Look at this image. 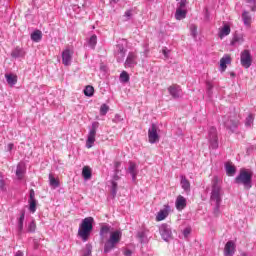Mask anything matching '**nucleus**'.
Instances as JSON below:
<instances>
[{
    "label": "nucleus",
    "mask_w": 256,
    "mask_h": 256,
    "mask_svg": "<svg viewBox=\"0 0 256 256\" xmlns=\"http://www.w3.org/2000/svg\"><path fill=\"white\" fill-rule=\"evenodd\" d=\"M185 17H187V11L186 10L176 9L175 19L177 21H182V19H185Z\"/></svg>",
    "instance_id": "obj_28"
},
{
    "label": "nucleus",
    "mask_w": 256,
    "mask_h": 256,
    "mask_svg": "<svg viewBox=\"0 0 256 256\" xmlns=\"http://www.w3.org/2000/svg\"><path fill=\"white\" fill-rule=\"evenodd\" d=\"M190 31H191V35H192L193 39H197V26L192 25L190 27Z\"/></svg>",
    "instance_id": "obj_44"
},
{
    "label": "nucleus",
    "mask_w": 256,
    "mask_h": 256,
    "mask_svg": "<svg viewBox=\"0 0 256 256\" xmlns=\"http://www.w3.org/2000/svg\"><path fill=\"white\" fill-rule=\"evenodd\" d=\"M170 211H171V206L164 205V208L158 212V214L156 216V220L163 221V220L167 219Z\"/></svg>",
    "instance_id": "obj_15"
},
{
    "label": "nucleus",
    "mask_w": 256,
    "mask_h": 256,
    "mask_svg": "<svg viewBox=\"0 0 256 256\" xmlns=\"http://www.w3.org/2000/svg\"><path fill=\"white\" fill-rule=\"evenodd\" d=\"M120 81L121 83H129V73H127L126 71H123L120 74Z\"/></svg>",
    "instance_id": "obj_39"
},
{
    "label": "nucleus",
    "mask_w": 256,
    "mask_h": 256,
    "mask_svg": "<svg viewBox=\"0 0 256 256\" xmlns=\"http://www.w3.org/2000/svg\"><path fill=\"white\" fill-rule=\"evenodd\" d=\"M181 187L186 192L191 191V183H189V180L185 176L181 177Z\"/></svg>",
    "instance_id": "obj_29"
},
{
    "label": "nucleus",
    "mask_w": 256,
    "mask_h": 256,
    "mask_svg": "<svg viewBox=\"0 0 256 256\" xmlns=\"http://www.w3.org/2000/svg\"><path fill=\"white\" fill-rule=\"evenodd\" d=\"M49 181L50 187H53L54 189H57V187H59V180L55 179V177H53V174H49Z\"/></svg>",
    "instance_id": "obj_37"
},
{
    "label": "nucleus",
    "mask_w": 256,
    "mask_h": 256,
    "mask_svg": "<svg viewBox=\"0 0 256 256\" xmlns=\"http://www.w3.org/2000/svg\"><path fill=\"white\" fill-rule=\"evenodd\" d=\"M230 77H235V72H231Z\"/></svg>",
    "instance_id": "obj_60"
},
{
    "label": "nucleus",
    "mask_w": 256,
    "mask_h": 256,
    "mask_svg": "<svg viewBox=\"0 0 256 256\" xmlns=\"http://www.w3.org/2000/svg\"><path fill=\"white\" fill-rule=\"evenodd\" d=\"M247 3H250V5H255L256 0H247Z\"/></svg>",
    "instance_id": "obj_58"
},
{
    "label": "nucleus",
    "mask_w": 256,
    "mask_h": 256,
    "mask_svg": "<svg viewBox=\"0 0 256 256\" xmlns=\"http://www.w3.org/2000/svg\"><path fill=\"white\" fill-rule=\"evenodd\" d=\"M110 231H111V226H109V225L102 226L100 228V237H101V239H105V235L110 233Z\"/></svg>",
    "instance_id": "obj_33"
},
{
    "label": "nucleus",
    "mask_w": 256,
    "mask_h": 256,
    "mask_svg": "<svg viewBox=\"0 0 256 256\" xmlns=\"http://www.w3.org/2000/svg\"><path fill=\"white\" fill-rule=\"evenodd\" d=\"M225 169H226V174L228 175V177H233V175H235V173H237V168H235V166L226 163L225 164Z\"/></svg>",
    "instance_id": "obj_26"
},
{
    "label": "nucleus",
    "mask_w": 256,
    "mask_h": 256,
    "mask_svg": "<svg viewBox=\"0 0 256 256\" xmlns=\"http://www.w3.org/2000/svg\"><path fill=\"white\" fill-rule=\"evenodd\" d=\"M148 141L151 144L159 143V133H157V125L152 124L148 130Z\"/></svg>",
    "instance_id": "obj_11"
},
{
    "label": "nucleus",
    "mask_w": 256,
    "mask_h": 256,
    "mask_svg": "<svg viewBox=\"0 0 256 256\" xmlns=\"http://www.w3.org/2000/svg\"><path fill=\"white\" fill-rule=\"evenodd\" d=\"M25 221V210L21 211V215L18 219V233H22L23 232V223Z\"/></svg>",
    "instance_id": "obj_30"
},
{
    "label": "nucleus",
    "mask_w": 256,
    "mask_h": 256,
    "mask_svg": "<svg viewBox=\"0 0 256 256\" xmlns=\"http://www.w3.org/2000/svg\"><path fill=\"white\" fill-rule=\"evenodd\" d=\"M207 90H208V93H211L212 89H213V84L211 82H207Z\"/></svg>",
    "instance_id": "obj_49"
},
{
    "label": "nucleus",
    "mask_w": 256,
    "mask_h": 256,
    "mask_svg": "<svg viewBox=\"0 0 256 256\" xmlns=\"http://www.w3.org/2000/svg\"><path fill=\"white\" fill-rule=\"evenodd\" d=\"M109 112V106L107 104H102L100 107V115L105 116Z\"/></svg>",
    "instance_id": "obj_42"
},
{
    "label": "nucleus",
    "mask_w": 256,
    "mask_h": 256,
    "mask_svg": "<svg viewBox=\"0 0 256 256\" xmlns=\"http://www.w3.org/2000/svg\"><path fill=\"white\" fill-rule=\"evenodd\" d=\"M73 59V53H71V50L65 49L62 52V63L65 65V67H69L71 65V60Z\"/></svg>",
    "instance_id": "obj_13"
},
{
    "label": "nucleus",
    "mask_w": 256,
    "mask_h": 256,
    "mask_svg": "<svg viewBox=\"0 0 256 256\" xmlns=\"http://www.w3.org/2000/svg\"><path fill=\"white\" fill-rule=\"evenodd\" d=\"M227 65H231V56L229 55H225L220 59L221 71H225V69H227Z\"/></svg>",
    "instance_id": "obj_20"
},
{
    "label": "nucleus",
    "mask_w": 256,
    "mask_h": 256,
    "mask_svg": "<svg viewBox=\"0 0 256 256\" xmlns=\"http://www.w3.org/2000/svg\"><path fill=\"white\" fill-rule=\"evenodd\" d=\"M29 211L30 213H35L37 211V200L35 199V190H30V198H29Z\"/></svg>",
    "instance_id": "obj_14"
},
{
    "label": "nucleus",
    "mask_w": 256,
    "mask_h": 256,
    "mask_svg": "<svg viewBox=\"0 0 256 256\" xmlns=\"http://www.w3.org/2000/svg\"><path fill=\"white\" fill-rule=\"evenodd\" d=\"M11 57H13L14 59H19V57H25V51H23V49L20 47H16L12 51Z\"/></svg>",
    "instance_id": "obj_23"
},
{
    "label": "nucleus",
    "mask_w": 256,
    "mask_h": 256,
    "mask_svg": "<svg viewBox=\"0 0 256 256\" xmlns=\"http://www.w3.org/2000/svg\"><path fill=\"white\" fill-rule=\"evenodd\" d=\"M82 177L85 181H89L92 177L91 168L89 166H84L82 169Z\"/></svg>",
    "instance_id": "obj_24"
},
{
    "label": "nucleus",
    "mask_w": 256,
    "mask_h": 256,
    "mask_svg": "<svg viewBox=\"0 0 256 256\" xmlns=\"http://www.w3.org/2000/svg\"><path fill=\"white\" fill-rule=\"evenodd\" d=\"M131 10H127L126 12H125V17H127V19H131Z\"/></svg>",
    "instance_id": "obj_53"
},
{
    "label": "nucleus",
    "mask_w": 256,
    "mask_h": 256,
    "mask_svg": "<svg viewBox=\"0 0 256 256\" xmlns=\"http://www.w3.org/2000/svg\"><path fill=\"white\" fill-rule=\"evenodd\" d=\"M99 129V122H92V126L88 133V138L86 140L87 149H91L95 143V137L97 136V130Z\"/></svg>",
    "instance_id": "obj_7"
},
{
    "label": "nucleus",
    "mask_w": 256,
    "mask_h": 256,
    "mask_svg": "<svg viewBox=\"0 0 256 256\" xmlns=\"http://www.w3.org/2000/svg\"><path fill=\"white\" fill-rule=\"evenodd\" d=\"M31 39H32V41H34V43H39V41H41V39H43V33L41 32V30H35L31 34Z\"/></svg>",
    "instance_id": "obj_25"
},
{
    "label": "nucleus",
    "mask_w": 256,
    "mask_h": 256,
    "mask_svg": "<svg viewBox=\"0 0 256 256\" xmlns=\"http://www.w3.org/2000/svg\"><path fill=\"white\" fill-rule=\"evenodd\" d=\"M135 65H137V54H135V52H129L124 63V67H126V69H133Z\"/></svg>",
    "instance_id": "obj_12"
},
{
    "label": "nucleus",
    "mask_w": 256,
    "mask_h": 256,
    "mask_svg": "<svg viewBox=\"0 0 256 256\" xmlns=\"http://www.w3.org/2000/svg\"><path fill=\"white\" fill-rule=\"evenodd\" d=\"M252 11H255V8H252Z\"/></svg>",
    "instance_id": "obj_62"
},
{
    "label": "nucleus",
    "mask_w": 256,
    "mask_h": 256,
    "mask_svg": "<svg viewBox=\"0 0 256 256\" xmlns=\"http://www.w3.org/2000/svg\"><path fill=\"white\" fill-rule=\"evenodd\" d=\"M242 20H243L245 27H251L252 18H251V14H249V12L244 11L242 13Z\"/></svg>",
    "instance_id": "obj_22"
},
{
    "label": "nucleus",
    "mask_w": 256,
    "mask_h": 256,
    "mask_svg": "<svg viewBox=\"0 0 256 256\" xmlns=\"http://www.w3.org/2000/svg\"><path fill=\"white\" fill-rule=\"evenodd\" d=\"M94 93H95V88H93V86L88 85V86L85 87L84 95L86 97H93Z\"/></svg>",
    "instance_id": "obj_35"
},
{
    "label": "nucleus",
    "mask_w": 256,
    "mask_h": 256,
    "mask_svg": "<svg viewBox=\"0 0 256 256\" xmlns=\"http://www.w3.org/2000/svg\"><path fill=\"white\" fill-rule=\"evenodd\" d=\"M185 7H187V0H180L177 9L185 10Z\"/></svg>",
    "instance_id": "obj_45"
},
{
    "label": "nucleus",
    "mask_w": 256,
    "mask_h": 256,
    "mask_svg": "<svg viewBox=\"0 0 256 256\" xmlns=\"http://www.w3.org/2000/svg\"><path fill=\"white\" fill-rule=\"evenodd\" d=\"M119 167H121V162H115L114 163L115 171H119Z\"/></svg>",
    "instance_id": "obj_50"
},
{
    "label": "nucleus",
    "mask_w": 256,
    "mask_h": 256,
    "mask_svg": "<svg viewBox=\"0 0 256 256\" xmlns=\"http://www.w3.org/2000/svg\"><path fill=\"white\" fill-rule=\"evenodd\" d=\"M114 173H115L113 176L114 181H119V179H121L119 177V170H114Z\"/></svg>",
    "instance_id": "obj_48"
},
{
    "label": "nucleus",
    "mask_w": 256,
    "mask_h": 256,
    "mask_svg": "<svg viewBox=\"0 0 256 256\" xmlns=\"http://www.w3.org/2000/svg\"><path fill=\"white\" fill-rule=\"evenodd\" d=\"M175 205H176V209H177L178 211H183V209H184L185 207H187V199H185V197L179 195V196L177 197V199H176Z\"/></svg>",
    "instance_id": "obj_19"
},
{
    "label": "nucleus",
    "mask_w": 256,
    "mask_h": 256,
    "mask_svg": "<svg viewBox=\"0 0 256 256\" xmlns=\"http://www.w3.org/2000/svg\"><path fill=\"white\" fill-rule=\"evenodd\" d=\"M234 183L236 185H243L244 189H251L253 187V172H249L245 169L240 170V173L235 178Z\"/></svg>",
    "instance_id": "obj_2"
},
{
    "label": "nucleus",
    "mask_w": 256,
    "mask_h": 256,
    "mask_svg": "<svg viewBox=\"0 0 256 256\" xmlns=\"http://www.w3.org/2000/svg\"><path fill=\"white\" fill-rule=\"evenodd\" d=\"M242 256H247V254L243 253Z\"/></svg>",
    "instance_id": "obj_61"
},
{
    "label": "nucleus",
    "mask_w": 256,
    "mask_h": 256,
    "mask_svg": "<svg viewBox=\"0 0 256 256\" xmlns=\"http://www.w3.org/2000/svg\"><path fill=\"white\" fill-rule=\"evenodd\" d=\"M159 233L163 241L169 242L170 239H173V232L171 231V226L167 224H162L159 227Z\"/></svg>",
    "instance_id": "obj_10"
},
{
    "label": "nucleus",
    "mask_w": 256,
    "mask_h": 256,
    "mask_svg": "<svg viewBox=\"0 0 256 256\" xmlns=\"http://www.w3.org/2000/svg\"><path fill=\"white\" fill-rule=\"evenodd\" d=\"M91 253H93V245H91V244H86L85 250H84L82 256H91Z\"/></svg>",
    "instance_id": "obj_38"
},
{
    "label": "nucleus",
    "mask_w": 256,
    "mask_h": 256,
    "mask_svg": "<svg viewBox=\"0 0 256 256\" xmlns=\"http://www.w3.org/2000/svg\"><path fill=\"white\" fill-rule=\"evenodd\" d=\"M93 217H87L82 220L80 227L78 229V235L82 238V241H88L91 236V231H93Z\"/></svg>",
    "instance_id": "obj_3"
},
{
    "label": "nucleus",
    "mask_w": 256,
    "mask_h": 256,
    "mask_svg": "<svg viewBox=\"0 0 256 256\" xmlns=\"http://www.w3.org/2000/svg\"><path fill=\"white\" fill-rule=\"evenodd\" d=\"M137 238L140 243H147V230H141L137 232Z\"/></svg>",
    "instance_id": "obj_31"
},
{
    "label": "nucleus",
    "mask_w": 256,
    "mask_h": 256,
    "mask_svg": "<svg viewBox=\"0 0 256 256\" xmlns=\"http://www.w3.org/2000/svg\"><path fill=\"white\" fill-rule=\"evenodd\" d=\"M163 55L167 58L169 57V50L163 49Z\"/></svg>",
    "instance_id": "obj_55"
},
{
    "label": "nucleus",
    "mask_w": 256,
    "mask_h": 256,
    "mask_svg": "<svg viewBox=\"0 0 256 256\" xmlns=\"http://www.w3.org/2000/svg\"><path fill=\"white\" fill-rule=\"evenodd\" d=\"M125 55H127V40L121 39L114 47V57L117 63H123L125 61Z\"/></svg>",
    "instance_id": "obj_6"
},
{
    "label": "nucleus",
    "mask_w": 256,
    "mask_h": 256,
    "mask_svg": "<svg viewBox=\"0 0 256 256\" xmlns=\"http://www.w3.org/2000/svg\"><path fill=\"white\" fill-rule=\"evenodd\" d=\"M168 92L170 93L173 99H179L181 97V87L178 85H172L168 88Z\"/></svg>",
    "instance_id": "obj_18"
},
{
    "label": "nucleus",
    "mask_w": 256,
    "mask_h": 256,
    "mask_svg": "<svg viewBox=\"0 0 256 256\" xmlns=\"http://www.w3.org/2000/svg\"><path fill=\"white\" fill-rule=\"evenodd\" d=\"M255 121V115L249 114L248 117L245 119V127L251 128L253 127V123Z\"/></svg>",
    "instance_id": "obj_32"
},
{
    "label": "nucleus",
    "mask_w": 256,
    "mask_h": 256,
    "mask_svg": "<svg viewBox=\"0 0 256 256\" xmlns=\"http://www.w3.org/2000/svg\"><path fill=\"white\" fill-rule=\"evenodd\" d=\"M24 173H25V169L21 164H18L16 169V177H18V179H23Z\"/></svg>",
    "instance_id": "obj_36"
},
{
    "label": "nucleus",
    "mask_w": 256,
    "mask_h": 256,
    "mask_svg": "<svg viewBox=\"0 0 256 256\" xmlns=\"http://www.w3.org/2000/svg\"><path fill=\"white\" fill-rule=\"evenodd\" d=\"M208 141L210 143V149L219 148V137L217 136V128L210 127L208 131Z\"/></svg>",
    "instance_id": "obj_8"
},
{
    "label": "nucleus",
    "mask_w": 256,
    "mask_h": 256,
    "mask_svg": "<svg viewBox=\"0 0 256 256\" xmlns=\"http://www.w3.org/2000/svg\"><path fill=\"white\" fill-rule=\"evenodd\" d=\"M121 237H123V233L120 230H115L110 233L109 239L104 244V254L107 255L111 253L117 245L121 242Z\"/></svg>",
    "instance_id": "obj_4"
},
{
    "label": "nucleus",
    "mask_w": 256,
    "mask_h": 256,
    "mask_svg": "<svg viewBox=\"0 0 256 256\" xmlns=\"http://www.w3.org/2000/svg\"><path fill=\"white\" fill-rule=\"evenodd\" d=\"M223 195L225 192L221 185H219V180L214 179L212 181L211 193H210V205L213 208V215L219 217L221 215V203H223Z\"/></svg>",
    "instance_id": "obj_1"
},
{
    "label": "nucleus",
    "mask_w": 256,
    "mask_h": 256,
    "mask_svg": "<svg viewBox=\"0 0 256 256\" xmlns=\"http://www.w3.org/2000/svg\"><path fill=\"white\" fill-rule=\"evenodd\" d=\"M240 61H241L242 67H244L245 69H249V67H251V64L253 63V58L251 57V51L249 50L242 51L240 55Z\"/></svg>",
    "instance_id": "obj_9"
},
{
    "label": "nucleus",
    "mask_w": 256,
    "mask_h": 256,
    "mask_svg": "<svg viewBox=\"0 0 256 256\" xmlns=\"http://www.w3.org/2000/svg\"><path fill=\"white\" fill-rule=\"evenodd\" d=\"M37 229V225L35 224V220H32L28 224V233H35V230Z\"/></svg>",
    "instance_id": "obj_41"
},
{
    "label": "nucleus",
    "mask_w": 256,
    "mask_h": 256,
    "mask_svg": "<svg viewBox=\"0 0 256 256\" xmlns=\"http://www.w3.org/2000/svg\"><path fill=\"white\" fill-rule=\"evenodd\" d=\"M118 1H119V0H110V3H115V4H117Z\"/></svg>",
    "instance_id": "obj_59"
},
{
    "label": "nucleus",
    "mask_w": 256,
    "mask_h": 256,
    "mask_svg": "<svg viewBox=\"0 0 256 256\" xmlns=\"http://www.w3.org/2000/svg\"><path fill=\"white\" fill-rule=\"evenodd\" d=\"M224 255L225 256H233L235 255V242L228 241L224 247Z\"/></svg>",
    "instance_id": "obj_16"
},
{
    "label": "nucleus",
    "mask_w": 256,
    "mask_h": 256,
    "mask_svg": "<svg viewBox=\"0 0 256 256\" xmlns=\"http://www.w3.org/2000/svg\"><path fill=\"white\" fill-rule=\"evenodd\" d=\"M0 190L5 191V177L0 172Z\"/></svg>",
    "instance_id": "obj_43"
},
{
    "label": "nucleus",
    "mask_w": 256,
    "mask_h": 256,
    "mask_svg": "<svg viewBox=\"0 0 256 256\" xmlns=\"http://www.w3.org/2000/svg\"><path fill=\"white\" fill-rule=\"evenodd\" d=\"M183 235L184 237H189V235H191V228H185L183 230Z\"/></svg>",
    "instance_id": "obj_47"
},
{
    "label": "nucleus",
    "mask_w": 256,
    "mask_h": 256,
    "mask_svg": "<svg viewBox=\"0 0 256 256\" xmlns=\"http://www.w3.org/2000/svg\"><path fill=\"white\" fill-rule=\"evenodd\" d=\"M229 33H231V26L226 24L222 27V29L220 30L218 35H219L220 39H223V37H227V35H229Z\"/></svg>",
    "instance_id": "obj_27"
},
{
    "label": "nucleus",
    "mask_w": 256,
    "mask_h": 256,
    "mask_svg": "<svg viewBox=\"0 0 256 256\" xmlns=\"http://www.w3.org/2000/svg\"><path fill=\"white\" fill-rule=\"evenodd\" d=\"M124 255L125 256H131V255H133V251L127 249V250L124 251Z\"/></svg>",
    "instance_id": "obj_51"
},
{
    "label": "nucleus",
    "mask_w": 256,
    "mask_h": 256,
    "mask_svg": "<svg viewBox=\"0 0 256 256\" xmlns=\"http://www.w3.org/2000/svg\"><path fill=\"white\" fill-rule=\"evenodd\" d=\"M89 45L91 47V49H95V45H97V35H92L89 39Z\"/></svg>",
    "instance_id": "obj_40"
},
{
    "label": "nucleus",
    "mask_w": 256,
    "mask_h": 256,
    "mask_svg": "<svg viewBox=\"0 0 256 256\" xmlns=\"http://www.w3.org/2000/svg\"><path fill=\"white\" fill-rule=\"evenodd\" d=\"M13 147H14L13 143L8 144L7 151H13Z\"/></svg>",
    "instance_id": "obj_54"
},
{
    "label": "nucleus",
    "mask_w": 256,
    "mask_h": 256,
    "mask_svg": "<svg viewBox=\"0 0 256 256\" xmlns=\"http://www.w3.org/2000/svg\"><path fill=\"white\" fill-rule=\"evenodd\" d=\"M112 121L113 123H121V121H123V117H121L119 114H116Z\"/></svg>",
    "instance_id": "obj_46"
},
{
    "label": "nucleus",
    "mask_w": 256,
    "mask_h": 256,
    "mask_svg": "<svg viewBox=\"0 0 256 256\" xmlns=\"http://www.w3.org/2000/svg\"><path fill=\"white\" fill-rule=\"evenodd\" d=\"M222 123L228 131L235 133V131H237V127H239V118H237V114L235 112H229L223 116Z\"/></svg>",
    "instance_id": "obj_5"
},
{
    "label": "nucleus",
    "mask_w": 256,
    "mask_h": 256,
    "mask_svg": "<svg viewBox=\"0 0 256 256\" xmlns=\"http://www.w3.org/2000/svg\"><path fill=\"white\" fill-rule=\"evenodd\" d=\"M117 187H118L117 182L112 181V188L111 189L117 190Z\"/></svg>",
    "instance_id": "obj_56"
},
{
    "label": "nucleus",
    "mask_w": 256,
    "mask_h": 256,
    "mask_svg": "<svg viewBox=\"0 0 256 256\" xmlns=\"http://www.w3.org/2000/svg\"><path fill=\"white\" fill-rule=\"evenodd\" d=\"M5 79L10 87L17 85V75L5 74Z\"/></svg>",
    "instance_id": "obj_21"
},
{
    "label": "nucleus",
    "mask_w": 256,
    "mask_h": 256,
    "mask_svg": "<svg viewBox=\"0 0 256 256\" xmlns=\"http://www.w3.org/2000/svg\"><path fill=\"white\" fill-rule=\"evenodd\" d=\"M128 173L131 174L132 181H137V175L139 170H137V164L135 162H129Z\"/></svg>",
    "instance_id": "obj_17"
},
{
    "label": "nucleus",
    "mask_w": 256,
    "mask_h": 256,
    "mask_svg": "<svg viewBox=\"0 0 256 256\" xmlns=\"http://www.w3.org/2000/svg\"><path fill=\"white\" fill-rule=\"evenodd\" d=\"M243 41H245L243 39V34H234L233 39L231 41V45H236V43L241 44L243 43Z\"/></svg>",
    "instance_id": "obj_34"
},
{
    "label": "nucleus",
    "mask_w": 256,
    "mask_h": 256,
    "mask_svg": "<svg viewBox=\"0 0 256 256\" xmlns=\"http://www.w3.org/2000/svg\"><path fill=\"white\" fill-rule=\"evenodd\" d=\"M15 256H23V251L18 250L15 254Z\"/></svg>",
    "instance_id": "obj_57"
},
{
    "label": "nucleus",
    "mask_w": 256,
    "mask_h": 256,
    "mask_svg": "<svg viewBox=\"0 0 256 256\" xmlns=\"http://www.w3.org/2000/svg\"><path fill=\"white\" fill-rule=\"evenodd\" d=\"M111 195H112V198L115 199V197H117V190L111 189Z\"/></svg>",
    "instance_id": "obj_52"
}]
</instances>
